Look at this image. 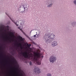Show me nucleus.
Wrapping results in <instances>:
<instances>
[{
	"mask_svg": "<svg viewBox=\"0 0 76 76\" xmlns=\"http://www.w3.org/2000/svg\"><path fill=\"white\" fill-rule=\"evenodd\" d=\"M0 32H2V31H3V29H2V27H0Z\"/></svg>",
	"mask_w": 76,
	"mask_h": 76,
	"instance_id": "nucleus-13",
	"label": "nucleus"
},
{
	"mask_svg": "<svg viewBox=\"0 0 76 76\" xmlns=\"http://www.w3.org/2000/svg\"><path fill=\"white\" fill-rule=\"evenodd\" d=\"M20 29V30L24 34H25V35L26 36V37H27V38H28V39H30V40H31V38H30V37H29V36H28V35H26L25 34V33L24 32H23V31L22 30V29Z\"/></svg>",
	"mask_w": 76,
	"mask_h": 76,
	"instance_id": "nucleus-8",
	"label": "nucleus"
},
{
	"mask_svg": "<svg viewBox=\"0 0 76 76\" xmlns=\"http://www.w3.org/2000/svg\"><path fill=\"white\" fill-rule=\"evenodd\" d=\"M1 33H0V35H1Z\"/></svg>",
	"mask_w": 76,
	"mask_h": 76,
	"instance_id": "nucleus-23",
	"label": "nucleus"
},
{
	"mask_svg": "<svg viewBox=\"0 0 76 76\" xmlns=\"http://www.w3.org/2000/svg\"><path fill=\"white\" fill-rule=\"evenodd\" d=\"M21 21L22 22L21 23L20 25L23 26V20H21Z\"/></svg>",
	"mask_w": 76,
	"mask_h": 76,
	"instance_id": "nucleus-10",
	"label": "nucleus"
},
{
	"mask_svg": "<svg viewBox=\"0 0 76 76\" xmlns=\"http://www.w3.org/2000/svg\"><path fill=\"white\" fill-rule=\"evenodd\" d=\"M18 76H19V73H18Z\"/></svg>",
	"mask_w": 76,
	"mask_h": 76,
	"instance_id": "nucleus-21",
	"label": "nucleus"
},
{
	"mask_svg": "<svg viewBox=\"0 0 76 76\" xmlns=\"http://www.w3.org/2000/svg\"><path fill=\"white\" fill-rule=\"evenodd\" d=\"M23 6V8H21V7L19 8V10L20 12L21 13H22V12H23L24 11H25L26 10H27V7H26V5L25 4H23V5H21V6Z\"/></svg>",
	"mask_w": 76,
	"mask_h": 76,
	"instance_id": "nucleus-3",
	"label": "nucleus"
},
{
	"mask_svg": "<svg viewBox=\"0 0 76 76\" xmlns=\"http://www.w3.org/2000/svg\"><path fill=\"white\" fill-rule=\"evenodd\" d=\"M47 76H51V74H50V73H48V74Z\"/></svg>",
	"mask_w": 76,
	"mask_h": 76,
	"instance_id": "nucleus-15",
	"label": "nucleus"
},
{
	"mask_svg": "<svg viewBox=\"0 0 76 76\" xmlns=\"http://www.w3.org/2000/svg\"><path fill=\"white\" fill-rule=\"evenodd\" d=\"M57 45V43L56 41L53 42L52 44V46L53 47H54L56 46V45Z\"/></svg>",
	"mask_w": 76,
	"mask_h": 76,
	"instance_id": "nucleus-7",
	"label": "nucleus"
},
{
	"mask_svg": "<svg viewBox=\"0 0 76 76\" xmlns=\"http://www.w3.org/2000/svg\"><path fill=\"white\" fill-rule=\"evenodd\" d=\"M76 25V23L74 22L73 23V25Z\"/></svg>",
	"mask_w": 76,
	"mask_h": 76,
	"instance_id": "nucleus-18",
	"label": "nucleus"
},
{
	"mask_svg": "<svg viewBox=\"0 0 76 76\" xmlns=\"http://www.w3.org/2000/svg\"><path fill=\"white\" fill-rule=\"evenodd\" d=\"M17 45H18V47H19V45H20V48L21 49H22L23 48H22V44H20V43H19V44H17Z\"/></svg>",
	"mask_w": 76,
	"mask_h": 76,
	"instance_id": "nucleus-9",
	"label": "nucleus"
},
{
	"mask_svg": "<svg viewBox=\"0 0 76 76\" xmlns=\"http://www.w3.org/2000/svg\"><path fill=\"white\" fill-rule=\"evenodd\" d=\"M11 41V40H10V42Z\"/></svg>",
	"mask_w": 76,
	"mask_h": 76,
	"instance_id": "nucleus-24",
	"label": "nucleus"
},
{
	"mask_svg": "<svg viewBox=\"0 0 76 76\" xmlns=\"http://www.w3.org/2000/svg\"><path fill=\"white\" fill-rule=\"evenodd\" d=\"M74 4H75V5H76V0H75L74 1Z\"/></svg>",
	"mask_w": 76,
	"mask_h": 76,
	"instance_id": "nucleus-17",
	"label": "nucleus"
},
{
	"mask_svg": "<svg viewBox=\"0 0 76 76\" xmlns=\"http://www.w3.org/2000/svg\"><path fill=\"white\" fill-rule=\"evenodd\" d=\"M34 72L35 73H39L40 72V69H38V68H35V69L34 70Z\"/></svg>",
	"mask_w": 76,
	"mask_h": 76,
	"instance_id": "nucleus-5",
	"label": "nucleus"
},
{
	"mask_svg": "<svg viewBox=\"0 0 76 76\" xmlns=\"http://www.w3.org/2000/svg\"><path fill=\"white\" fill-rule=\"evenodd\" d=\"M18 29H20V27H18Z\"/></svg>",
	"mask_w": 76,
	"mask_h": 76,
	"instance_id": "nucleus-22",
	"label": "nucleus"
},
{
	"mask_svg": "<svg viewBox=\"0 0 76 76\" xmlns=\"http://www.w3.org/2000/svg\"><path fill=\"white\" fill-rule=\"evenodd\" d=\"M56 60V58L54 56H51L50 57V61L51 63H54Z\"/></svg>",
	"mask_w": 76,
	"mask_h": 76,
	"instance_id": "nucleus-4",
	"label": "nucleus"
},
{
	"mask_svg": "<svg viewBox=\"0 0 76 76\" xmlns=\"http://www.w3.org/2000/svg\"><path fill=\"white\" fill-rule=\"evenodd\" d=\"M12 60H13V61H14V60H15V59H14V58H12Z\"/></svg>",
	"mask_w": 76,
	"mask_h": 76,
	"instance_id": "nucleus-20",
	"label": "nucleus"
},
{
	"mask_svg": "<svg viewBox=\"0 0 76 76\" xmlns=\"http://www.w3.org/2000/svg\"><path fill=\"white\" fill-rule=\"evenodd\" d=\"M55 37V35L54 34L49 33L48 34H45L43 36V38L46 42L50 41L51 39H54Z\"/></svg>",
	"mask_w": 76,
	"mask_h": 76,
	"instance_id": "nucleus-2",
	"label": "nucleus"
},
{
	"mask_svg": "<svg viewBox=\"0 0 76 76\" xmlns=\"http://www.w3.org/2000/svg\"><path fill=\"white\" fill-rule=\"evenodd\" d=\"M6 40H7V39H6Z\"/></svg>",
	"mask_w": 76,
	"mask_h": 76,
	"instance_id": "nucleus-25",
	"label": "nucleus"
},
{
	"mask_svg": "<svg viewBox=\"0 0 76 76\" xmlns=\"http://www.w3.org/2000/svg\"><path fill=\"white\" fill-rule=\"evenodd\" d=\"M52 5H53L52 4H50L48 6V7H51V6H52Z\"/></svg>",
	"mask_w": 76,
	"mask_h": 76,
	"instance_id": "nucleus-14",
	"label": "nucleus"
},
{
	"mask_svg": "<svg viewBox=\"0 0 76 76\" xmlns=\"http://www.w3.org/2000/svg\"><path fill=\"white\" fill-rule=\"evenodd\" d=\"M6 15H7V16H8V17H9V18L10 19L12 20V22H13V23H15V25H16V26H18V24H17V22L16 23H15V22L14 21H13V20H12V18H10V16H9V15H7V13H5Z\"/></svg>",
	"mask_w": 76,
	"mask_h": 76,
	"instance_id": "nucleus-6",
	"label": "nucleus"
},
{
	"mask_svg": "<svg viewBox=\"0 0 76 76\" xmlns=\"http://www.w3.org/2000/svg\"><path fill=\"white\" fill-rule=\"evenodd\" d=\"M27 47H31V44H29V45L27 43Z\"/></svg>",
	"mask_w": 76,
	"mask_h": 76,
	"instance_id": "nucleus-11",
	"label": "nucleus"
},
{
	"mask_svg": "<svg viewBox=\"0 0 76 76\" xmlns=\"http://www.w3.org/2000/svg\"><path fill=\"white\" fill-rule=\"evenodd\" d=\"M36 37V35H34L33 36V38H34V37Z\"/></svg>",
	"mask_w": 76,
	"mask_h": 76,
	"instance_id": "nucleus-19",
	"label": "nucleus"
},
{
	"mask_svg": "<svg viewBox=\"0 0 76 76\" xmlns=\"http://www.w3.org/2000/svg\"><path fill=\"white\" fill-rule=\"evenodd\" d=\"M19 39H20V40L21 41H23V39L22 38V37H19Z\"/></svg>",
	"mask_w": 76,
	"mask_h": 76,
	"instance_id": "nucleus-12",
	"label": "nucleus"
},
{
	"mask_svg": "<svg viewBox=\"0 0 76 76\" xmlns=\"http://www.w3.org/2000/svg\"><path fill=\"white\" fill-rule=\"evenodd\" d=\"M29 64H30V66H32V62H31V61H30L29 62Z\"/></svg>",
	"mask_w": 76,
	"mask_h": 76,
	"instance_id": "nucleus-16",
	"label": "nucleus"
},
{
	"mask_svg": "<svg viewBox=\"0 0 76 76\" xmlns=\"http://www.w3.org/2000/svg\"><path fill=\"white\" fill-rule=\"evenodd\" d=\"M38 51H39L37 50V52L34 53V55L33 58H32V53L30 54L29 55V53H27L26 51H25L22 54L25 58H30V57H31L32 61L34 63H36L37 64L39 65V64H41V61H39V58H40V60H42L43 58V56L42 55L40 54L38 52Z\"/></svg>",
	"mask_w": 76,
	"mask_h": 76,
	"instance_id": "nucleus-1",
	"label": "nucleus"
}]
</instances>
